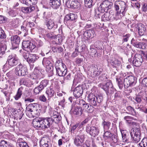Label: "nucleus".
Returning a JSON list of instances; mask_svg holds the SVG:
<instances>
[{
	"instance_id": "f257e3e1",
	"label": "nucleus",
	"mask_w": 147,
	"mask_h": 147,
	"mask_svg": "<svg viewBox=\"0 0 147 147\" xmlns=\"http://www.w3.org/2000/svg\"><path fill=\"white\" fill-rule=\"evenodd\" d=\"M51 114V117H39L34 119L32 122L33 126L39 129H44L52 126L54 123H58L61 118L59 113L56 111H53Z\"/></svg>"
},
{
	"instance_id": "f03ea898",
	"label": "nucleus",
	"mask_w": 147,
	"mask_h": 147,
	"mask_svg": "<svg viewBox=\"0 0 147 147\" xmlns=\"http://www.w3.org/2000/svg\"><path fill=\"white\" fill-rule=\"evenodd\" d=\"M43 43L40 40L31 42L30 40L23 41L22 42V46L26 50L32 51L35 48H38L43 45Z\"/></svg>"
},
{
	"instance_id": "7ed1b4c3",
	"label": "nucleus",
	"mask_w": 147,
	"mask_h": 147,
	"mask_svg": "<svg viewBox=\"0 0 147 147\" xmlns=\"http://www.w3.org/2000/svg\"><path fill=\"white\" fill-rule=\"evenodd\" d=\"M56 75L60 77H64L67 73V69L65 65L60 60L57 61L55 63Z\"/></svg>"
},
{
	"instance_id": "20e7f679",
	"label": "nucleus",
	"mask_w": 147,
	"mask_h": 147,
	"mask_svg": "<svg viewBox=\"0 0 147 147\" xmlns=\"http://www.w3.org/2000/svg\"><path fill=\"white\" fill-rule=\"evenodd\" d=\"M88 100L92 106L96 107L99 106L103 100L102 96L100 95L95 96L92 93H90L88 96Z\"/></svg>"
},
{
	"instance_id": "39448f33",
	"label": "nucleus",
	"mask_w": 147,
	"mask_h": 147,
	"mask_svg": "<svg viewBox=\"0 0 147 147\" xmlns=\"http://www.w3.org/2000/svg\"><path fill=\"white\" fill-rule=\"evenodd\" d=\"M114 7L116 11L119 12L123 15L125 14L127 9V6L123 1H117L114 3Z\"/></svg>"
},
{
	"instance_id": "423d86ee",
	"label": "nucleus",
	"mask_w": 147,
	"mask_h": 147,
	"mask_svg": "<svg viewBox=\"0 0 147 147\" xmlns=\"http://www.w3.org/2000/svg\"><path fill=\"white\" fill-rule=\"evenodd\" d=\"M130 134L132 141L135 143L139 142L141 139V133L139 128H134L130 131Z\"/></svg>"
},
{
	"instance_id": "0eeeda50",
	"label": "nucleus",
	"mask_w": 147,
	"mask_h": 147,
	"mask_svg": "<svg viewBox=\"0 0 147 147\" xmlns=\"http://www.w3.org/2000/svg\"><path fill=\"white\" fill-rule=\"evenodd\" d=\"M31 78L32 80L26 78H22L20 80L21 84L24 85L27 87H31L34 84H37L38 82V79L34 75H31Z\"/></svg>"
},
{
	"instance_id": "6e6552de",
	"label": "nucleus",
	"mask_w": 147,
	"mask_h": 147,
	"mask_svg": "<svg viewBox=\"0 0 147 147\" xmlns=\"http://www.w3.org/2000/svg\"><path fill=\"white\" fill-rule=\"evenodd\" d=\"M113 5L112 2L108 0H105L100 3L98 7V10L99 11L104 12L108 11L109 9H111Z\"/></svg>"
},
{
	"instance_id": "1a4fd4ad",
	"label": "nucleus",
	"mask_w": 147,
	"mask_h": 147,
	"mask_svg": "<svg viewBox=\"0 0 147 147\" xmlns=\"http://www.w3.org/2000/svg\"><path fill=\"white\" fill-rule=\"evenodd\" d=\"M20 63L18 58L15 54L9 55L7 58L6 64H8L10 67L15 66Z\"/></svg>"
},
{
	"instance_id": "9d476101",
	"label": "nucleus",
	"mask_w": 147,
	"mask_h": 147,
	"mask_svg": "<svg viewBox=\"0 0 147 147\" xmlns=\"http://www.w3.org/2000/svg\"><path fill=\"white\" fill-rule=\"evenodd\" d=\"M27 70L26 67L20 63L15 68V72L16 75L24 76L26 74Z\"/></svg>"
},
{
	"instance_id": "9b49d317",
	"label": "nucleus",
	"mask_w": 147,
	"mask_h": 147,
	"mask_svg": "<svg viewBox=\"0 0 147 147\" xmlns=\"http://www.w3.org/2000/svg\"><path fill=\"white\" fill-rule=\"evenodd\" d=\"M86 131L91 136L95 137L98 136L99 133L100 129L98 127L95 126H90L88 125L86 127Z\"/></svg>"
},
{
	"instance_id": "f8f14e48",
	"label": "nucleus",
	"mask_w": 147,
	"mask_h": 147,
	"mask_svg": "<svg viewBox=\"0 0 147 147\" xmlns=\"http://www.w3.org/2000/svg\"><path fill=\"white\" fill-rule=\"evenodd\" d=\"M135 78L133 76H130L124 80V86L125 88L134 86L136 83Z\"/></svg>"
},
{
	"instance_id": "ddd939ff",
	"label": "nucleus",
	"mask_w": 147,
	"mask_h": 147,
	"mask_svg": "<svg viewBox=\"0 0 147 147\" xmlns=\"http://www.w3.org/2000/svg\"><path fill=\"white\" fill-rule=\"evenodd\" d=\"M85 89L83 85H79L76 87L73 91V94L76 98L82 96L83 93V90Z\"/></svg>"
},
{
	"instance_id": "4468645a",
	"label": "nucleus",
	"mask_w": 147,
	"mask_h": 147,
	"mask_svg": "<svg viewBox=\"0 0 147 147\" xmlns=\"http://www.w3.org/2000/svg\"><path fill=\"white\" fill-rule=\"evenodd\" d=\"M91 74L93 77L98 76L102 72V69L100 65H95L92 66L91 67Z\"/></svg>"
},
{
	"instance_id": "2eb2a0df",
	"label": "nucleus",
	"mask_w": 147,
	"mask_h": 147,
	"mask_svg": "<svg viewBox=\"0 0 147 147\" xmlns=\"http://www.w3.org/2000/svg\"><path fill=\"white\" fill-rule=\"evenodd\" d=\"M10 40L12 49L17 48L20 41V37L17 35L12 36L11 37Z\"/></svg>"
},
{
	"instance_id": "dca6fc26",
	"label": "nucleus",
	"mask_w": 147,
	"mask_h": 147,
	"mask_svg": "<svg viewBox=\"0 0 147 147\" xmlns=\"http://www.w3.org/2000/svg\"><path fill=\"white\" fill-rule=\"evenodd\" d=\"M131 44L135 47L143 49L146 48V43L140 42L137 41L136 39L133 38L131 41Z\"/></svg>"
},
{
	"instance_id": "f3484780",
	"label": "nucleus",
	"mask_w": 147,
	"mask_h": 147,
	"mask_svg": "<svg viewBox=\"0 0 147 147\" xmlns=\"http://www.w3.org/2000/svg\"><path fill=\"white\" fill-rule=\"evenodd\" d=\"M143 59L141 55L139 54H136L133 61L134 65L136 67H139L142 64Z\"/></svg>"
},
{
	"instance_id": "a211bd4d",
	"label": "nucleus",
	"mask_w": 147,
	"mask_h": 147,
	"mask_svg": "<svg viewBox=\"0 0 147 147\" xmlns=\"http://www.w3.org/2000/svg\"><path fill=\"white\" fill-rule=\"evenodd\" d=\"M77 18L76 14L70 13L66 15L64 19V22L65 24H67L70 21H75Z\"/></svg>"
},
{
	"instance_id": "6ab92c4d",
	"label": "nucleus",
	"mask_w": 147,
	"mask_h": 147,
	"mask_svg": "<svg viewBox=\"0 0 147 147\" xmlns=\"http://www.w3.org/2000/svg\"><path fill=\"white\" fill-rule=\"evenodd\" d=\"M84 139V134L82 133L77 136L74 140V143L77 146H81Z\"/></svg>"
},
{
	"instance_id": "aec40b11",
	"label": "nucleus",
	"mask_w": 147,
	"mask_h": 147,
	"mask_svg": "<svg viewBox=\"0 0 147 147\" xmlns=\"http://www.w3.org/2000/svg\"><path fill=\"white\" fill-rule=\"evenodd\" d=\"M43 71L44 70L42 69L40 67H36L34 68L33 73L31 75H35L37 77V78L38 79V81L39 82L40 80L42 77V73Z\"/></svg>"
},
{
	"instance_id": "412c9836",
	"label": "nucleus",
	"mask_w": 147,
	"mask_h": 147,
	"mask_svg": "<svg viewBox=\"0 0 147 147\" xmlns=\"http://www.w3.org/2000/svg\"><path fill=\"white\" fill-rule=\"evenodd\" d=\"M51 140L48 137L42 138L40 141L41 147H49L51 145Z\"/></svg>"
},
{
	"instance_id": "4be33fe9",
	"label": "nucleus",
	"mask_w": 147,
	"mask_h": 147,
	"mask_svg": "<svg viewBox=\"0 0 147 147\" xmlns=\"http://www.w3.org/2000/svg\"><path fill=\"white\" fill-rule=\"evenodd\" d=\"M45 24L48 29L51 30L53 28H57V25L55 23L53 20L47 19L45 22Z\"/></svg>"
},
{
	"instance_id": "5701e85b",
	"label": "nucleus",
	"mask_w": 147,
	"mask_h": 147,
	"mask_svg": "<svg viewBox=\"0 0 147 147\" xmlns=\"http://www.w3.org/2000/svg\"><path fill=\"white\" fill-rule=\"evenodd\" d=\"M123 142L129 143L130 142L129 136L128 132L126 130H120Z\"/></svg>"
},
{
	"instance_id": "b1692460",
	"label": "nucleus",
	"mask_w": 147,
	"mask_h": 147,
	"mask_svg": "<svg viewBox=\"0 0 147 147\" xmlns=\"http://www.w3.org/2000/svg\"><path fill=\"white\" fill-rule=\"evenodd\" d=\"M49 3L51 7L54 9L59 8L61 4L60 0H50Z\"/></svg>"
},
{
	"instance_id": "393cba45",
	"label": "nucleus",
	"mask_w": 147,
	"mask_h": 147,
	"mask_svg": "<svg viewBox=\"0 0 147 147\" xmlns=\"http://www.w3.org/2000/svg\"><path fill=\"white\" fill-rule=\"evenodd\" d=\"M112 84V83L111 81H109L105 84H100L98 85V86L106 92L107 95L108 96L109 95V92L108 91V88H107V87L109 86L110 88H111V86Z\"/></svg>"
},
{
	"instance_id": "a878e982",
	"label": "nucleus",
	"mask_w": 147,
	"mask_h": 147,
	"mask_svg": "<svg viewBox=\"0 0 147 147\" xmlns=\"http://www.w3.org/2000/svg\"><path fill=\"white\" fill-rule=\"evenodd\" d=\"M144 91L140 93L135 97V100L137 103H140L145 100Z\"/></svg>"
},
{
	"instance_id": "bb28decb",
	"label": "nucleus",
	"mask_w": 147,
	"mask_h": 147,
	"mask_svg": "<svg viewBox=\"0 0 147 147\" xmlns=\"http://www.w3.org/2000/svg\"><path fill=\"white\" fill-rule=\"evenodd\" d=\"M83 108L89 113H92L94 111V107L91 104L86 103L82 100Z\"/></svg>"
},
{
	"instance_id": "cd10ccee",
	"label": "nucleus",
	"mask_w": 147,
	"mask_h": 147,
	"mask_svg": "<svg viewBox=\"0 0 147 147\" xmlns=\"http://www.w3.org/2000/svg\"><path fill=\"white\" fill-rule=\"evenodd\" d=\"M111 11H110L109 12H108L107 11H105V13L103 15L101 16V20L104 21H111V15L112 14H111Z\"/></svg>"
},
{
	"instance_id": "c85d7f7f",
	"label": "nucleus",
	"mask_w": 147,
	"mask_h": 147,
	"mask_svg": "<svg viewBox=\"0 0 147 147\" xmlns=\"http://www.w3.org/2000/svg\"><path fill=\"white\" fill-rule=\"evenodd\" d=\"M83 35L86 37V38H90L93 37L95 34V32L93 30L90 29L84 32Z\"/></svg>"
},
{
	"instance_id": "c756f323",
	"label": "nucleus",
	"mask_w": 147,
	"mask_h": 147,
	"mask_svg": "<svg viewBox=\"0 0 147 147\" xmlns=\"http://www.w3.org/2000/svg\"><path fill=\"white\" fill-rule=\"evenodd\" d=\"M6 42L4 40L1 41L0 42V55H3L5 53L6 49L7 46L6 45Z\"/></svg>"
},
{
	"instance_id": "7c9ffc66",
	"label": "nucleus",
	"mask_w": 147,
	"mask_h": 147,
	"mask_svg": "<svg viewBox=\"0 0 147 147\" xmlns=\"http://www.w3.org/2000/svg\"><path fill=\"white\" fill-rule=\"evenodd\" d=\"M71 111L73 112L74 114L78 116L81 115L82 113V108L80 106H76L74 109L72 108Z\"/></svg>"
},
{
	"instance_id": "2f4dec72",
	"label": "nucleus",
	"mask_w": 147,
	"mask_h": 147,
	"mask_svg": "<svg viewBox=\"0 0 147 147\" xmlns=\"http://www.w3.org/2000/svg\"><path fill=\"white\" fill-rule=\"evenodd\" d=\"M138 29V32L140 36H142L144 34L145 29L144 28V25L142 24H138L136 26Z\"/></svg>"
},
{
	"instance_id": "473e14b6",
	"label": "nucleus",
	"mask_w": 147,
	"mask_h": 147,
	"mask_svg": "<svg viewBox=\"0 0 147 147\" xmlns=\"http://www.w3.org/2000/svg\"><path fill=\"white\" fill-rule=\"evenodd\" d=\"M121 13L116 11L115 14H114V13L113 12L111 11V14H112L111 15V21H114V20H117L118 19H120L121 18Z\"/></svg>"
},
{
	"instance_id": "72a5a7b5",
	"label": "nucleus",
	"mask_w": 147,
	"mask_h": 147,
	"mask_svg": "<svg viewBox=\"0 0 147 147\" xmlns=\"http://www.w3.org/2000/svg\"><path fill=\"white\" fill-rule=\"evenodd\" d=\"M126 109L128 111V112H126L127 113L136 117L138 115V113L136 112L135 109L131 106L127 107Z\"/></svg>"
},
{
	"instance_id": "f704fd0d",
	"label": "nucleus",
	"mask_w": 147,
	"mask_h": 147,
	"mask_svg": "<svg viewBox=\"0 0 147 147\" xmlns=\"http://www.w3.org/2000/svg\"><path fill=\"white\" fill-rule=\"evenodd\" d=\"M54 67L52 64H50L49 66H47L46 70L48 74L49 77H51L54 74Z\"/></svg>"
},
{
	"instance_id": "c9c22d12",
	"label": "nucleus",
	"mask_w": 147,
	"mask_h": 147,
	"mask_svg": "<svg viewBox=\"0 0 147 147\" xmlns=\"http://www.w3.org/2000/svg\"><path fill=\"white\" fill-rule=\"evenodd\" d=\"M35 9L34 6L30 7H25L22 8V11L25 13H30L32 11H34Z\"/></svg>"
},
{
	"instance_id": "e433bc0d",
	"label": "nucleus",
	"mask_w": 147,
	"mask_h": 147,
	"mask_svg": "<svg viewBox=\"0 0 147 147\" xmlns=\"http://www.w3.org/2000/svg\"><path fill=\"white\" fill-rule=\"evenodd\" d=\"M38 58V57L36 54H30L27 61L29 63H34Z\"/></svg>"
},
{
	"instance_id": "4c0bfd02",
	"label": "nucleus",
	"mask_w": 147,
	"mask_h": 147,
	"mask_svg": "<svg viewBox=\"0 0 147 147\" xmlns=\"http://www.w3.org/2000/svg\"><path fill=\"white\" fill-rule=\"evenodd\" d=\"M23 3L27 5H35L37 3V0H22Z\"/></svg>"
},
{
	"instance_id": "58836bf2",
	"label": "nucleus",
	"mask_w": 147,
	"mask_h": 147,
	"mask_svg": "<svg viewBox=\"0 0 147 147\" xmlns=\"http://www.w3.org/2000/svg\"><path fill=\"white\" fill-rule=\"evenodd\" d=\"M23 89V87H22L19 88L16 95L14 96V98L16 100H17L21 98L22 94Z\"/></svg>"
},
{
	"instance_id": "ea45409f",
	"label": "nucleus",
	"mask_w": 147,
	"mask_h": 147,
	"mask_svg": "<svg viewBox=\"0 0 147 147\" xmlns=\"http://www.w3.org/2000/svg\"><path fill=\"white\" fill-rule=\"evenodd\" d=\"M22 47L23 49L25 50V51L23 52L22 55L25 59L27 61L30 55L29 52H32L33 50L30 51L26 50L23 46H22Z\"/></svg>"
},
{
	"instance_id": "a19ab883",
	"label": "nucleus",
	"mask_w": 147,
	"mask_h": 147,
	"mask_svg": "<svg viewBox=\"0 0 147 147\" xmlns=\"http://www.w3.org/2000/svg\"><path fill=\"white\" fill-rule=\"evenodd\" d=\"M0 147H11L10 143L4 140H1L0 142Z\"/></svg>"
},
{
	"instance_id": "79ce46f5",
	"label": "nucleus",
	"mask_w": 147,
	"mask_h": 147,
	"mask_svg": "<svg viewBox=\"0 0 147 147\" xmlns=\"http://www.w3.org/2000/svg\"><path fill=\"white\" fill-rule=\"evenodd\" d=\"M121 62L115 58H113L111 62V65L114 66H119L121 64Z\"/></svg>"
},
{
	"instance_id": "37998d69",
	"label": "nucleus",
	"mask_w": 147,
	"mask_h": 147,
	"mask_svg": "<svg viewBox=\"0 0 147 147\" xmlns=\"http://www.w3.org/2000/svg\"><path fill=\"white\" fill-rule=\"evenodd\" d=\"M102 124L103 125L104 131H105V130H108L109 129L111 123L109 121H104Z\"/></svg>"
},
{
	"instance_id": "c03bdc74",
	"label": "nucleus",
	"mask_w": 147,
	"mask_h": 147,
	"mask_svg": "<svg viewBox=\"0 0 147 147\" xmlns=\"http://www.w3.org/2000/svg\"><path fill=\"white\" fill-rule=\"evenodd\" d=\"M49 83V81L47 80H44L42 81L39 85L41 88V89H43L46 87L47 86L48 84Z\"/></svg>"
},
{
	"instance_id": "a18cd8bd",
	"label": "nucleus",
	"mask_w": 147,
	"mask_h": 147,
	"mask_svg": "<svg viewBox=\"0 0 147 147\" xmlns=\"http://www.w3.org/2000/svg\"><path fill=\"white\" fill-rule=\"evenodd\" d=\"M66 76L63 77V80L61 81V83H64L65 80H70L71 79V73H67Z\"/></svg>"
},
{
	"instance_id": "49530a36",
	"label": "nucleus",
	"mask_w": 147,
	"mask_h": 147,
	"mask_svg": "<svg viewBox=\"0 0 147 147\" xmlns=\"http://www.w3.org/2000/svg\"><path fill=\"white\" fill-rule=\"evenodd\" d=\"M124 119L125 120L127 123L132 124L133 122L132 120L134 119L133 117L129 116H126L124 117Z\"/></svg>"
},
{
	"instance_id": "de8ad7c7",
	"label": "nucleus",
	"mask_w": 147,
	"mask_h": 147,
	"mask_svg": "<svg viewBox=\"0 0 147 147\" xmlns=\"http://www.w3.org/2000/svg\"><path fill=\"white\" fill-rule=\"evenodd\" d=\"M139 144L141 147H147V138H144Z\"/></svg>"
},
{
	"instance_id": "09e8293b",
	"label": "nucleus",
	"mask_w": 147,
	"mask_h": 147,
	"mask_svg": "<svg viewBox=\"0 0 147 147\" xmlns=\"http://www.w3.org/2000/svg\"><path fill=\"white\" fill-rule=\"evenodd\" d=\"M52 50L54 52L60 53L63 51V49L59 47H54L52 48Z\"/></svg>"
},
{
	"instance_id": "8fccbe9b",
	"label": "nucleus",
	"mask_w": 147,
	"mask_h": 147,
	"mask_svg": "<svg viewBox=\"0 0 147 147\" xmlns=\"http://www.w3.org/2000/svg\"><path fill=\"white\" fill-rule=\"evenodd\" d=\"M46 93L49 97H51L54 95V91L53 89H49L46 91Z\"/></svg>"
},
{
	"instance_id": "3c124183",
	"label": "nucleus",
	"mask_w": 147,
	"mask_h": 147,
	"mask_svg": "<svg viewBox=\"0 0 147 147\" xmlns=\"http://www.w3.org/2000/svg\"><path fill=\"white\" fill-rule=\"evenodd\" d=\"M84 2L85 6L86 7L91 8L93 5L92 0L85 1Z\"/></svg>"
},
{
	"instance_id": "603ef678",
	"label": "nucleus",
	"mask_w": 147,
	"mask_h": 147,
	"mask_svg": "<svg viewBox=\"0 0 147 147\" xmlns=\"http://www.w3.org/2000/svg\"><path fill=\"white\" fill-rule=\"evenodd\" d=\"M42 63L43 65H45L47 67V66H49L50 64H52L48 59L44 58Z\"/></svg>"
},
{
	"instance_id": "864d4df0",
	"label": "nucleus",
	"mask_w": 147,
	"mask_h": 147,
	"mask_svg": "<svg viewBox=\"0 0 147 147\" xmlns=\"http://www.w3.org/2000/svg\"><path fill=\"white\" fill-rule=\"evenodd\" d=\"M106 130H105V131H104V133L103 135L104 137L106 139L111 138V137L112 136V134L110 131Z\"/></svg>"
},
{
	"instance_id": "5fc2aeb1",
	"label": "nucleus",
	"mask_w": 147,
	"mask_h": 147,
	"mask_svg": "<svg viewBox=\"0 0 147 147\" xmlns=\"http://www.w3.org/2000/svg\"><path fill=\"white\" fill-rule=\"evenodd\" d=\"M80 5V3L76 0L73 1V9L78 8Z\"/></svg>"
},
{
	"instance_id": "6e6d98bb",
	"label": "nucleus",
	"mask_w": 147,
	"mask_h": 147,
	"mask_svg": "<svg viewBox=\"0 0 147 147\" xmlns=\"http://www.w3.org/2000/svg\"><path fill=\"white\" fill-rule=\"evenodd\" d=\"M29 108L31 109L32 111L35 112L37 109V104H30L28 105Z\"/></svg>"
},
{
	"instance_id": "4d7b16f0",
	"label": "nucleus",
	"mask_w": 147,
	"mask_h": 147,
	"mask_svg": "<svg viewBox=\"0 0 147 147\" xmlns=\"http://www.w3.org/2000/svg\"><path fill=\"white\" fill-rule=\"evenodd\" d=\"M130 36V34H127L125 35H124L122 36V42H127L129 40V37Z\"/></svg>"
},
{
	"instance_id": "13d9d810",
	"label": "nucleus",
	"mask_w": 147,
	"mask_h": 147,
	"mask_svg": "<svg viewBox=\"0 0 147 147\" xmlns=\"http://www.w3.org/2000/svg\"><path fill=\"white\" fill-rule=\"evenodd\" d=\"M7 20V18L6 17L0 15V24L5 23Z\"/></svg>"
},
{
	"instance_id": "bf43d9fd",
	"label": "nucleus",
	"mask_w": 147,
	"mask_h": 147,
	"mask_svg": "<svg viewBox=\"0 0 147 147\" xmlns=\"http://www.w3.org/2000/svg\"><path fill=\"white\" fill-rule=\"evenodd\" d=\"M66 4L68 8H73V0H68L66 1Z\"/></svg>"
},
{
	"instance_id": "052dcab7",
	"label": "nucleus",
	"mask_w": 147,
	"mask_h": 147,
	"mask_svg": "<svg viewBox=\"0 0 147 147\" xmlns=\"http://www.w3.org/2000/svg\"><path fill=\"white\" fill-rule=\"evenodd\" d=\"M81 126V124L79 123H76L75 124L71 127V131H74L76 129H79Z\"/></svg>"
},
{
	"instance_id": "680f3d73",
	"label": "nucleus",
	"mask_w": 147,
	"mask_h": 147,
	"mask_svg": "<svg viewBox=\"0 0 147 147\" xmlns=\"http://www.w3.org/2000/svg\"><path fill=\"white\" fill-rule=\"evenodd\" d=\"M6 37V35L5 34L4 30L1 28H0V38H5Z\"/></svg>"
},
{
	"instance_id": "e2e57ef3",
	"label": "nucleus",
	"mask_w": 147,
	"mask_h": 147,
	"mask_svg": "<svg viewBox=\"0 0 147 147\" xmlns=\"http://www.w3.org/2000/svg\"><path fill=\"white\" fill-rule=\"evenodd\" d=\"M43 89H41V87L39 85L34 88V92L35 94H38Z\"/></svg>"
},
{
	"instance_id": "0e129e2a",
	"label": "nucleus",
	"mask_w": 147,
	"mask_h": 147,
	"mask_svg": "<svg viewBox=\"0 0 147 147\" xmlns=\"http://www.w3.org/2000/svg\"><path fill=\"white\" fill-rule=\"evenodd\" d=\"M104 13L99 11L98 8V11H96L95 16L96 18H100V17L102 16L101 14Z\"/></svg>"
},
{
	"instance_id": "69168bd1",
	"label": "nucleus",
	"mask_w": 147,
	"mask_h": 147,
	"mask_svg": "<svg viewBox=\"0 0 147 147\" xmlns=\"http://www.w3.org/2000/svg\"><path fill=\"white\" fill-rule=\"evenodd\" d=\"M13 26L15 27H17L19 25V22L18 19L14 20L13 21Z\"/></svg>"
},
{
	"instance_id": "338daca9",
	"label": "nucleus",
	"mask_w": 147,
	"mask_h": 147,
	"mask_svg": "<svg viewBox=\"0 0 147 147\" xmlns=\"http://www.w3.org/2000/svg\"><path fill=\"white\" fill-rule=\"evenodd\" d=\"M142 9L143 11L146 12L147 10V4L145 3H142Z\"/></svg>"
},
{
	"instance_id": "774afa93",
	"label": "nucleus",
	"mask_w": 147,
	"mask_h": 147,
	"mask_svg": "<svg viewBox=\"0 0 147 147\" xmlns=\"http://www.w3.org/2000/svg\"><path fill=\"white\" fill-rule=\"evenodd\" d=\"M8 14L10 16L12 17L15 16L17 15V13L13 10H11L9 11Z\"/></svg>"
}]
</instances>
